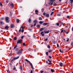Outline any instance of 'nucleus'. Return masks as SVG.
Masks as SVG:
<instances>
[{
	"mask_svg": "<svg viewBox=\"0 0 73 73\" xmlns=\"http://www.w3.org/2000/svg\"><path fill=\"white\" fill-rule=\"evenodd\" d=\"M25 61H27V62H28L30 64V65H31V68H32L33 69H34V68L33 67V65L32 64V63L30 62L29 61V60H28L27 59H25Z\"/></svg>",
	"mask_w": 73,
	"mask_h": 73,
	"instance_id": "1",
	"label": "nucleus"
},
{
	"mask_svg": "<svg viewBox=\"0 0 73 73\" xmlns=\"http://www.w3.org/2000/svg\"><path fill=\"white\" fill-rule=\"evenodd\" d=\"M23 41V39H20L19 40H17V44H21L22 43V42Z\"/></svg>",
	"mask_w": 73,
	"mask_h": 73,
	"instance_id": "2",
	"label": "nucleus"
},
{
	"mask_svg": "<svg viewBox=\"0 0 73 73\" xmlns=\"http://www.w3.org/2000/svg\"><path fill=\"white\" fill-rule=\"evenodd\" d=\"M22 52L23 50L22 49L20 50H19L18 52H17V54H21V53H22Z\"/></svg>",
	"mask_w": 73,
	"mask_h": 73,
	"instance_id": "3",
	"label": "nucleus"
},
{
	"mask_svg": "<svg viewBox=\"0 0 73 73\" xmlns=\"http://www.w3.org/2000/svg\"><path fill=\"white\" fill-rule=\"evenodd\" d=\"M5 20L7 23H9V20H9V17H6L5 18Z\"/></svg>",
	"mask_w": 73,
	"mask_h": 73,
	"instance_id": "4",
	"label": "nucleus"
},
{
	"mask_svg": "<svg viewBox=\"0 0 73 73\" xmlns=\"http://www.w3.org/2000/svg\"><path fill=\"white\" fill-rule=\"evenodd\" d=\"M19 58V56H18L17 57L13 58V60H14H14H16L17 59H18Z\"/></svg>",
	"mask_w": 73,
	"mask_h": 73,
	"instance_id": "5",
	"label": "nucleus"
},
{
	"mask_svg": "<svg viewBox=\"0 0 73 73\" xmlns=\"http://www.w3.org/2000/svg\"><path fill=\"white\" fill-rule=\"evenodd\" d=\"M45 16L46 17H49V14L45 13Z\"/></svg>",
	"mask_w": 73,
	"mask_h": 73,
	"instance_id": "6",
	"label": "nucleus"
},
{
	"mask_svg": "<svg viewBox=\"0 0 73 73\" xmlns=\"http://www.w3.org/2000/svg\"><path fill=\"white\" fill-rule=\"evenodd\" d=\"M59 65L61 67H62V66H63V63H62L60 62L59 63Z\"/></svg>",
	"mask_w": 73,
	"mask_h": 73,
	"instance_id": "7",
	"label": "nucleus"
},
{
	"mask_svg": "<svg viewBox=\"0 0 73 73\" xmlns=\"http://www.w3.org/2000/svg\"><path fill=\"white\" fill-rule=\"evenodd\" d=\"M44 33H49V30L46 31H44Z\"/></svg>",
	"mask_w": 73,
	"mask_h": 73,
	"instance_id": "8",
	"label": "nucleus"
},
{
	"mask_svg": "<svg viewBox=\"0 0 73 73\" xmlns=\"http://www.w3.org/2000/svg\"><path fill=\"white\" fill-rule=\"evenodd\" d=\"M53 2H52L50 1L48 3V4L50 5H53Z\"/></svg>",
	"mask_w": 73,
	"mask_h": 73,
	"instance_id": "9",
	"label": "nucleus"
},
{
	"mask_svg": "<svg viewBox=\"0 0 73 73\" xmlns=\"http://www.w3.org/2000/svg\"><path fill=\"white\" fill-rule=\"evenodd\" d=\"M48 24H48L47 23H44L43 24V25H46Z\"/></svg>",
	"mask_w": 73,
	"mask_h": 73,
	"instance_id": "10",
	"label": "nucleus"
},
{
	"mask_svg": "<svg viewBox=\"0 0 73 73\" xmlns=\"http://www.w3.org/2000/svg\"><path fill=\"white\" fill-rule=\"evenodd\" d=\"M35 14L36 15H38V14L37 13H38V10H35Z\"/></svg>",
	"mask_w": 73,
	"mask_h": 73,
	"instance_id": "11",
	"label": "nucleus"
},
{
	"mask_svg": "<svg viewBox=\"0 0 73 73\" xmlns=\"http://www.w3.org/2000/svg\"><path fill=\"white\" fill-rule=\"evenodd\" d=\"M11 28H14V27H15V25L12 24L11 25Z\"/></svg>",
	"mask_w": 73,
	"mask_h": 73,
	"instance_id": "12",
	"label": "nucleus"
},
{
	"mask_svg": "<svg viewBox=\"0 0 73 73\" xmlns=\"http://www.w3.org/2000/svg\"><path fill=\"white\" fill-rule=\"evenodd\" d=\"M5 28L6 29H8L9 28V26H6L5 27Z\"/></svg>",
	"mask_w": 73,
	"mask_h": 73,
	"instance_id": "13",
	"label": "nucleus"
},
{
	"mask_svg": "<svg viewBox=\"0 0 73 73\" xmlns=\"http://www.w3.org/2000/svg\"><path fill=\"white\" fill-rule=\"evenodd\" d=\"M31 19L30 18L29 19V20H28V22H29L30 23H31Z\"/></svg>",
	"mask_w": 73,
	"mask_h": 73,
	"instance_id": "14",
	"label": "nucleus"
},
{
	"mask_svg": "<svg viewBox=\"0 0 73 73\" xmlns=\"http://www.w3.org/2000/svg\"><path fill=\"white\" fill-rule=\"evenodd\" d=\"M16 67H14L13 68V70H15V71H17V70H16Z\"/></svg>",
	"mask_w": 73,
	"mask_h": 73,
	"instance_id": "15",
	"label": "nucleus"
},
{
	"mask_svg": "<svg viewBox=\"0 0 73 73\" xmlns=\"http://www.w3.org/2000/svg\"><path fill=\"white\" fill-rule=\"evenodd\" d=\"M38 19L39 20H42V18L41 17H39Z\"/></svg>",
	"mask_w": 73,
	"mask_h": 73,
	"instance_id": "16",
	"label": "nucleus"
},
{
	"mask_svg": "<svg viewBox=\"0 0 73 73\" xmlns=\"http://www.w3.org/2000/svg\"><path fill=\"white\" fill-rule=\"evenodd\" d=\"M11 6L12 7H14V4H11Z\"/></svg>",
	"mask_w": 73,
	"mask_h": 73,
	"instance_id": "17",
	"label": "nucleus"
},
{
	"mask_svg": "<svg viewBox=\"0 0 73 73\" xmlns=\"http://www.w3.org/2000/svg\"><path fill=\"white\" fill-rule=\"evenodd\" d=\"M33 23H37V21H36L35 20L34 21H33Z\"/></svg>",
	"mask_w": 73,
	"mask_h": 73,
	"instance_id": "18",
	"label": "nucleus"
},
{
	"mask_svg": "<svg viewBox=\"0 0 73 73\" xmlns=\"http://www.w3.org/2000/svg\"><path fill=\"white\" fill-rule=\"evenodd\" d=\"M44 30V28H41L40 29V31H41L42 30Z\"/></svg>",
	"mask_w": 73,
	"mask_h": 73,
	"instance_id": "19",
	"label": "nucleus"
},
{
	"mask_svg": "<svg viewBox=\"0 0 73 73\" xmlns=\"http://www.w3.org/2000/svg\"><path fill=\"white\" fill-rule=\"evenodd\" d=\"M17 45H16L14 48L13 50H15V48H17Z\"/></svg>",
	"mask_w": 73,
	"mask_h": 73,
	"instance_id": "20",
	"label": "nucleus"
},
{
	"mask_svg": "<svg viewBox=\"0 0 73 73\" xmlns=\"http://www.w3.org/2000/svg\"><path fill=\"white\" fill-rule=\"evenodd\" d=\"M17 23H19V19H17Z\"/></svg>",
	"mask_w": 73,
	"mask_h": 73,
	"instance_id": "21",
	"label": "nucleus"
},
{
	"mask_svg": "<svg viewBox=\"0 0 73 73\" xmlns=\"http://www.w3.org/2000/svg\"><path fill=\"white\" fill-rule=\"evenodd\" d=\"M40 27V25H36V27H37V28H39Z\"/></svg>",
	"mask_w": 73,
	"mask_h": 73,
	"instance_id": "22",
	"label": "nucleus"
},
{
	"mask_svg": "<svg viewBox=\"0 0 73 73\" xmlns=\"http://www.w3.org/2000/svg\"><path fill=\"white\" fill-rule=\"evenodd\" d=\"M39 24H42L43 23V22H42L41 21H40L39 22Z\"/></svg>",
	"mask_w": 73,
	"mask_h": 73,
	"instance_id": "23",
	"label": "nucleus"
},
{
	"mask_svg": "<svg viewBox=\"0 0 73 73\" xmlns=\"http://www.w3.org/2000/svg\"><path fill=\"white\" fill-rule=\"evenodd\" d=\"M70 1H71L70 3L71 4H72V3L73 2V0H70Z\"/></svg>",
	"mask_w": 73,
	"mask_h": 73,
	"instance_id": "24",
	"label": "nucleus"
},
{
	"mask_svg": "<svg viewBox=\"0 0 73 73\" xmlns=\"http://www.w3.org/2000/svg\"><path fill=\"white\" fill-rule=\"evenodd\" d=\"M21 28H22V30L23 29H23L24 28V27H21L20 28V29H21Z\"/></svg>",
	"mask_w": 73,
	"mask_h": 73,
	"instance_id": "25",
	"label": "nucleus"
},
{
	"mask_svg": "<svg viewBox=\"0 0 73 73\" xmlns=\"http://www.w3.org/2000/svg\"><path fill=\"white\" fill-rule=\"evenodd\" d=\"M51 72H52V73H53V72H54V71L52 69H51Z\"/></svg>",
	"mask_w": 73,
	"mask_h": 73,
	"instance_id": "26",
	"label": "nucleus"
},
{
	"mask_svg": "<svg viewBox=\"0 0 73 73\" xmlns=\"http://www.w3.org/2000/svg\"><path fill=\"white\" fill-rule=\"evenodd\" d=\"M59 51L60 52H62V53H64V51H61V49L59 50Z\"/></svg>",
	"mask_w": 73,
	"mask_h": 73,
	"instance_id": "27",
	"label": "nucleus"
},
{
	"mask_svg": "<svg viewBox=\"0 0 73 73\" xmlns=\"http://www.w3.org/2000/svg\"><path fill=\"white\" fill-rule=\"evenodd\" d=\"M46 54L47 55V56H48V52H46Z\"/></svg>",
	"mask_w": 73,
	"mask_h": 73,
	"instance_id": "28",
	"label": "nucleus"
},
{
	"mask_svg": "<svg viewBox=\"0 0 73 73\" xmlns=\"http://www.w3.org/2000/svg\"><path fill=\"white\" fill-rule=\"evenodd\" d=\"M23 46H25V43H23Z\"/></svg>",
	"mask_w": 73,
	"mask_h": 73,
	"instance_id": "29",
	"label": "nucleus"
},
{
	"mask_svg": "<svg viewBox=\"0 0 73 73\" xmlns=\"http://www.w3.org/2000/svg\"><path fill=\"white\" fill-rule=\"evenodd\" d=\"M14 40H17V38L15 37L14 38Z\"/></svg>",
	"mask_w": 73,
	"mask_h": 73,
	"instance_id": "30",
	"label": "nucleus"
},
{
	"mask_svg": "<svg viewBox=\"0 0 73 73\" xmlns=\"http://www.w3.org/2000/svg\"><path fill=\"white\" fill-rule=\"evenodd\" d=\"M18 50H19V48H16L15 49V51H17Z\"/></svg>",
	"mask_w": 73,
	"mask_h": 73,
	"instance_id": "31",
	"label": "nucleus"
},
{
	"mask_svg": "<svg viewBox=\"0 0 73 73\" xmlns=\"http://www.w3.org/2000/svg\"><path fill=\"white\" fill-rule=\"evenodd\" d=\"M20 68L22 70H23V67H22V66H20Z\"/></svg>",
	"mask_w": 73,
	"mask_h": 73,
	"instance_id": "32",
	"label": "nucleus"
},
{
	"mask_svg": "<svg viewBox=\"0 0 73 73\" xmlns=\"http://www.w3.org/2000/svg\"><path fill=\"white\" fill-rule=\"evenodd\" d=\"M56 41H54L53 42V44H56Z\"/></svg>",
	"mask_w": 73,
	"mask_h": 73,
	"instance_id": "33",
	"label": "nucleus"
},
{
	"mask_svg": "<svg viewBox=\"0 0 73 73\" xmlns=\"http://www.w3.org/2000/svg\"><path fill=\"white\" fill-rule=\"evenodd\" d=\"M53 13H54L53 12H52L50 14L51 16H52V15L53 14Z\"/></svg>",
	"mask_w": 73,
	"mask_h": 73,
	"instance_id": "34",
	"label": "nucleus"
},
{
	"mask_svg": "<svg viewBox=\"0 0 73 73\" xmlns=\"http://www.w3.org/2000/svg\"><path fill=\"white\" fill-rule=\"evenodd\" d=\"M0 23L2 25H3V22H1Z\"/></svg>",
	"mask_w": 73,
	"mask_h": 73,
	"instance_id": "35",
	"label": "nucleus"
},
{
	"mask_svg": "<svg viewBox=\"0 0 73 73\" xmlns=\"http://www.w3.org/2000/svg\"><path fill=\"white\" fill-rule=\"evenodd\" d=\"M0 5L1 6V7H3V5L2 4V3H0Z\"/></svg>",
	"mask_w": 73,
	"mask_h": 73,
	"instance_id": "36",
	"label": "nucleus"
},
{
	"mask_svg": "<svg viewBox=\"0 0 73 73\" xmlns=\"http://www.w3.org/2000/svg\"><path fill=\"white\" fill-rule=\"evenodd\" d=\"M44 32V31H42V32L41 33H40V35H42V33H43Z\"/></svg>",
	"mask_w": 73,
	"mask_h": 73,
	"instance_id": "37",
	"label": "nucleus"
},
{
	"mask_svg": "<svg viewBox=\"0 0 73 73\" xmlns=\"http://www.w3.org/2000/svg\"><path fill=\"white\" fill-rule=\"evenodd\" d=\"M41 11L42 12H44V9H41Z\"/></svg>",
	"mask_w": 73,
	"mask_h": 73,
	"instance_id": "38",
	"label": "nucleus"
},
{
	"mask_svg": "<svg viewBox=\"0 0 73 73\" xmlns=\"http://www.w3.org/2000/svg\"><path fill=\"white\" fill-rule=\"evenodd\" d=\"M1 20H4V18L3 17L1 18Z\"/></svg>",
	"mask_w": 73,
	"mask_h": 73,
	"instance_id": "39",
	"label": "nucleus"
},
{
	"mask_svg": "<svg viewBox=\"0 0 73 73\" xmlns=\"http://www.w3.org/2000/svg\"><path fill=\"white\" fill-rule=\"evenodd\" d=\"M71 45H72V46H73V42H72L71 43Z\"/></svg>",
	"mask_w": 73,
	"mask_h": 73,
	"instance_id": "40",
	"label": "nucleus"
},
{
	"mask_svg": "<svg viewBox=\"0 0 73 73\" xmlns=\"http://www.w3.org/2000/svg\"><path fill=\"white\" fill-rule=\"evenodd\" d=\"M47 48H50V47L49 46V45H48V46H47Z\"/></svg>",
	"mask_w": 73,
	"mask_h": 73,
	"instance_id": "41",
	"label": "nucleus"
},
{
	"mask_svg": "<svg viewBox=\"0 0 73 73\" xmlns=\"http://www.w3.org/2000/svg\"><path fill=\"white\" fill-rule=\"evenodd\" d=\"M48 52H49L50 53V52H52V50H49L48 51Z\"/></svg>",
	"mask_w": 73,
	"mask_h": 73,
	"instance_id": "42",
	"label": "nucleus"
},
{
	"mask_svg": "<svg viewBox=\"0 0 73 73\" xmlns=\"http://www.w3.org/2000/svg\"><path fill=\"white\" fill-rule=\"evenodd\" d=\"M24 29H23L21 31L22 33H23V32H24Z\"/></svg>",
	"mask_w": 73,
	"mask_h": 73,
	"instance_id": "43",
	"label": "nucleus"
},
{
	"mask_svg": "<svg viewBox=\"0 0 73 73\" xmlns=\"http://www.w3.org/2000/svg\"><path fill=\"white\" fill-rule=\"evenodd\" d=\"M55 0H50V1H51V2H52V1H55Z\"/></svg>",
	"mask_w": 73,
	"mask_h": 73,
	"instance_id": "44",
	"label": "nucleus"
},
{
	"mask_svg": "<svg viewBox=\"0 0 73 73\" xmlns=\"http://www.w3.org/2000/svg\"><path fill=\"white\" fill-rule=\"evenodd\" d=\"M56 25H57L58 26L59 25V23H58L57 24H56Z\"/></svg>",
	"mask_w": 73,
	"mask_h": 73,
	"instance_id": "45",
	"label": "nucleus"
},
{
	"mask_svg": "<svg viewBox=\"0 0 73 73\" xmlns=\"http://www.w3.org/2000/svg\"><path fill=\"white\" fill-rule=\"evenodd\" d=\"M23 37H24V36H22V37H21V38H22V39H23Z\"/></svg>",
	"mask_w": 73,
	"mask_h": 73,
	"instance_id": "46",
	"label": "nucleus"
},
{
	"mask_svg": "<svg viewBox=\"0 0 73 73\" xmlns=\"http://www.w3.org/2000/svg\"><path fill=\"white\" fill-rule=\"evenodd\" d=\"M64 32V30H62V31H61V33H62Z\"/></svg>",
	"mask_w": 73,
	"mask_h": 73,
	"instance_id": "47",
	"label": "nucleus"
},
{
	"mask_svg": "<svg viewBox=\"0 0 73 73\" xmlns=\"http://www.w3.org/2000/svg\"><path fill=\"white\" fill-rule=\"evenodd\" d=\"M57 47H58V48L59 46H58V43H57Z\"/></svg>",
	"mask_w": 73,
	"mask_h": 73,
	"instance_id": "48",
	"label": "nucleus"
},
{
	"mask_svg": "<svg viewBox=\"0 0 73 73\" xmlns=\"http://www.w3.org/2000/svg\"><path fill=\"white\" fill-rule=\"evenodd\" d=\"M43 72H44V71H40L41 73H43Z\"/></svg>",
	"mask_w": 73,
	"mask_h": 73,
	"instance_id": "49",
	"label": "nucleus"
},
{
	"mask_svg": "<svg viewBox=\"0 0 73 73\" xmlns=\"http://www.w3.org/2000/svg\"><path fill=\"white\" fill-rule=\"evenodd\" d=\"M28 30H29V31H32V29H28Z\"/></svg>",
	"mask_w": 73,
	"mask_h": 73,
	"instance_id": "50",
	"label": "nucleus"
},
{
	"mask_svg": "<svg viewBox=\"0 0 73 73\" xmlns=\"http://www.w3.org/2000/svg\"><path fill=\"white\" fill-rule=\"evenodd\" d=\"M57 15L58 16H61L60 14H58Z\"/></svg>",
	"mask_w": 73,
	"mask_h": 73,
	"instance_id": "51",
	"label": "nucleus"
},
{
	"mask_svg": "<svg viewBox=\"0 0 73 73\" xmlns=\"http://www.w3.org/2000/svg\"><path fill=\"white\" fill-rule=\"evenodd\" d=\"M61 23L62 24V25H64V23Z\"/></svg>",
	"mask_w": 73,
	"mask_h": 73,
	"instance_id": "52",
	"label": "nucleus"
},
{
	"mask_svg": "<svg viewBox=\"0 0 73 73\" xmlns=\"http://www.w3.org/2000/svg\"><path fill=\"white\" fill-rule=\"evenodd\" d=\"M48 64L49 65H51V64H52V63H48Z\"/></svg>",
	"mask_w": 73,
	"mask_h": 73,
	"instance_id": "53",
	"label": "nucleus"
},
{
	"mask_svg": "<svg viewBox=\"0 0 73 73\" xmlns=\"http://www.w3.org/2000/svg\"><path fill=\"white\" fill-rule=\"evenodd\" d=\"M36 23H35V24H34V27H35V26H36Z\"/></svg>",
	"mask_w": 73,
	"mask_h": 73,
	"instance_id": "54",
	"label": "nucleus"
},
{
	"mask_svg": "<svg viewBox=\"0 0 73 73\" xmlns=\"http://www.w3.org/2000/svg\"><path fill=\"white\" fill-rule=\"evenodd\" d=\"M21 29H20L19 30V32H21Z\"/></svg>",
	"mask_w": 73,
	"mask_h": 73,
	"instance_id": "55",
	"label": "nucleus"
},
{
	"mask_svg": "<svg viewBox=\"0 0 73 73\" xmlns=\"http://www.w3.org/2000/svg\"><path fill=\"white\" fill-rule=\"evenodd\" d=\"M14 60L13 59L11 61V62H13V61Z\"/></svg>",
	"mask_w": 73,
	"mask_h": 73,
	"instance_id": "56",
	"label": "nucleus"
},
{
	"mask_svg": "<svg viewBox=\"0 0 73 73\" xmlns=\"http://www.w3.org/2000/svg\"><path fill=\"white\" fill-rule=\"evenodd\" d=\"M6 3H8V0H7L6 1Z\"/></svg>",
	"mask_w": 73,
	"mask_h": 73,
	"instance_id": "57",
	"label": "nucleus"
},
{
	"mask_svg": "<svg viewBox=\"0 0 73 73\" xmlns=\"http://www.w3.org/2000/svg\"><path fill=\"white\" fill-rule=\"evenodd\" d=\"M47 40H48V38H46V39H45V40L46 41H47Z\"/></svg>",
	"mask_w": 73,
	"mask_h": 73,
	"instance_id": "58",
	"label": "nucleus"
},
{
	"mask_svg": "<svg viewBox=\"0 0 73 73\" xmlns=\"http://www.w3.org/2000/svg\"><path fill=\"white\" fill-rule=\"evenodd\" d=\"M31 73H33V70H31Z\"/></svg>",
	"mask_w": 73,
	"mask_h": 73,
	"instance_id": "59",
	"label": "nucleus"
},
{
	"mask_svg": "<svg viewBox=\"0 0 73 73\" xmlns=\"http://www.w3.org/2000/svg\"><path fill=\"white\" fill-rule=\"evenodd\" d=\"M66 41L68 42L69 41V38H68L67 40H66Z\"/></svg>",
	"mask_w": 73,
	"mask_h": 73,
	"instance_id": "60",
	"label": "nucleus"
},
{
	"mask_svg": "<svg viewBox=\"0 0 73 73\" xmlns=\"http://www.w3.org/2000/svg\"><path fill=\"white\" fill-rule=\"evenodd\" d=\"M44 36V34H42V36Z\"/></svg>",
	"mask_w": 73,
	"mask_h": 73,
	"instance_id": "61",
	"label": "nucleus"
},
{
	"mask_svg": "<svg viewBox=\"0 0 73 73\" xmlns=\"http://www.w3.org/2000/svg\"><path fill=\"white\" fill-rule=\"evenodd\" d=\"M43 15H44V16H45V13H43Z\"/></svg>",
	"mask_w": 73,
	"mask_h": 73,
	"instance_id": "62",
	"label": "nucleus"
},
{
	"mask_svg": "<svg viewBox=\"0 0 73 73\" xmlns=\"http://www.w3.org/2000/svg\"><path fill=\"white\" fill-rule=\"evenodd\" d=\"M71 7H73V6L72 5V3L71 4Z\"/></svg>",
	"mask_w": 73,
	"mask_h": 73,
	"instance_id": "63",
	"label": "nucleus"
},
{
	"mask_svg": "<svg viewBox=\"0 0 73 73\" xmlns=\"http://www.w3.org/2000/svg\"><path fill=\"white\" fill-rule=\"evenodd\" d=\"M72 31H73V27L72 28Z\"/></svg>",
	"mask_w": 73,
	"mask_h": 73,
	"instance_id": "64",
	"label": "nucleus"
}]
</instances>
